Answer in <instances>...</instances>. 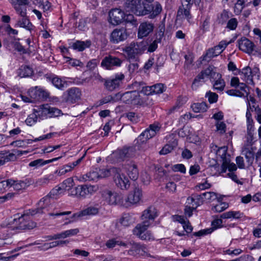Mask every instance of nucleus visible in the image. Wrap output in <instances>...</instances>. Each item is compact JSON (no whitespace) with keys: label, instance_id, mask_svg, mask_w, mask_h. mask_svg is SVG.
<instances>
[{"label":"nucleus","instance_id":"1","mask_svg":"<svg viewBox=\"0 0 261 261\" xmlns=\"http://www.w3.org/2000/svg\"><path fill=\"white\" fill-rule=\"evenodd\" d=\"M147 48L146 42L133 41L122 48L129 58L134 59L137 55L142 54Z\"/></svg>","mask_w":261,"mask_h":261},{"label":"nucleus","instance_id":"2","mask_svg":"<svg viewBox=\"0 0 261 261\" xmlns=\"http://www.w3.org/2000/svg\"><path fill=\"white\" fill-rule=\"evenodd\" d=\"M112 175L113 176V181L116 186L122 190H127L130 186V182L128 177L122 172L120 169L113 167Z\"/></svg>","mask_w":261,"mask_h":261},{"label":"nucleus","instance_id":"3","mask_svg":"<svg viewBox=\"0 0 261 261\" xmlns=\"http://www.w3.org/2000/svg\"><path fill=\"white\" fill-rule=\"evenodd\" d=\"M34 112L37 113L39 118L58 117L62 114V111L57 108L50 107L48 104L39 106L34 109Z\"/></svg>","mask_w":261,"mask_h":261},{"label":"nucleus","instance_id":"4","mask_svg":"<svg viewBox=\"0 0 261 261\" xmlns=\"http://www.w3.org/2000/svg\"><path fill=\"white\" fill-rule=\"evenodd\" d=\"M124 78L123 73H117L113 76L104 79L102 80L104 87L107 90L112 92L120 87Z\"/></svg>","mask_w":261,"mask_h":261},{"label":"nucleus","instance_id":"5","mask_svg":"<svg viewBox=\"0 0 261 261\" xmlns=\"http://www.w3.org/2000/svg\"><path fill=\"white\" fill-rule=\"evenodd\" d=\"M103 200L110 205H123V195L115 191L106 190L102 192Z\"/></svg>","mask_w":261,"mask_h":261},{"label":"nucleus","instance_id":"6","mask_svg":"<svg viewBox=\"0 0 261 261\" xmlns=\"http://www.w3.org/2000/svg\"><path fill=\"white\" fill-rule=\"evenodd\" d=\"M216 71V69L213 66H209L207 68L202 70L199 74L195 79L192 85L193 89H196L200 80L210 79L211 80L215 79V77L219 74Z\"/></svg>","mask_w":261,"mask_h":261},{"label":"nucleus","instance_id":"7","mask_svg":"<svg viewBox=\"0 0 261 261\" xmlns=\"http://www.w3.org/2000/svg\"><path fill=\"white\" fill-rule=\"evenodd\" d=\"M162 10V6L157 2L153 4L144 3L141 11V16L148 15L149 18H154L161 12Z\"/></svg>","mask_w":261,"mask_h":261},{"label":"nucleus","instance_id":"8","mask_svg":"<svg viewBox=\"0 0 261 261\" xmlns=\"http://www.w3.org/2000/svg\"><path fill=\"white\" fill-rule=\"evenodd\" d=\"M28 95L34 101H44L49 97V92L42 87L36 86L30 88L28 91Z\"/></svg>","mask_w":261,"mask_h":261},{"label":"nucleus","instance_id":"9","mask_svg":"<svg viewBox=\"0 0 261 261\" xmlns=\"http://www.w3.org/2000/svg\"><path fill=\"white\" fill-rule=\"evenodd\" d=\"M125 17L124 12L119 8H113L109 12V22L113 25H117L122 23Z\"/></svg>","mask_w":261,"mask_h":261},{"label":"nucleus","instance_id":"10","mask_svg":"<svg viewBox=\"0 0 261 261\" xmlns=\"http://www.w3.org/2000/svg\"><path fill=\"white\" fill-rule=\"evenodd\" d=\"M161 127V125L158 122L150 124L149 127L138 137V140L142 142H146L147 140L154 137L160 130Z\"/></svg>","mask_w":261,"mask_h":261},{"label":"nucleus","instance_id":"11","mask_svg":"<svg viewBox=\"0 0 261 261\" xmlns=\"http://www.w3.org/2000/svg\"><path fill=\"white\" fill-rule=\"evenodd\" d=\"M240 75L241 79L245 83L254 85L253 77L256 75L257 77L259 76V69L258 68H254L252 70L250 67L247 66L242 69L240 72Z\"/></svg>","mask_w":261,"mask_h":261},{"label":"nucleus","instance_id":"12","mask_svg":"<svg viewBox=\"0 0 261 261\" xmlns=\"http://www.w3.org/2000/svg\"><path fill=\"white\" fill-rule=\"evenodd\" d=\"M144 4L141 0H126L124 9L127 12H133L137 16H141Z\"/></svg>","mask_w":261,"mask_h":261},{"label":"nucleus","instance_id":"13","mask_svg":"<svg viewBox=\"0 0 261 261\" xmlns=\"http://www.w3.org/2000/svg\"><path fill=\"white\" fill-rule=\"evenodd\" d=\"M128 35L126 28L123 27L116 28L111 33L110 40L112 43L117 44L126 40Z\"/></svg>","mask_w":261,"mask_h":261},{"label":"nucleus","instance_id":"14","mask_svg":"<svg viewBox=\"0 0 261 261\" xmlns=\"http://www.w3.org/2000/svg\"><path fill=\"white\" fill-rule=\"evenodd\" d=\"M122 61L116 57L109 55L105 57L101 62V66L107 70H112L121 66Z\"/></svg>","mask_w":261,"mask_h":261},{"label":"nucleus","instance_id":"15","mask_svg":"<svg viewBox=\"0 0 261 261\" xmlns=\"http://www.w3.org/2000/svg\"><path fill=\"white\" fill-rule=\"evenodd\" d=\"M134 155V149L132 147L117 149L111 154V158L115 162H120L132 157Z\"/></svg>","mask_w":261,"mask_h":261},{"label":"nucleus","instance_id":"16","mask_svg":"<svg viewBox=\"0 0 261 261\" xmlns=\"http://www.w3.org/2000/svg\"><path fill=\"white\" fill-rule=\"evenodd\" d=\"M158 216V212L156 208L153 206H150L143 211L141 219L142 222H146L151 225Z\"/></svg>","mask_w":261,"mask_h":261},{"label":"nucleus","instance_id":"17","mask_svg":"<svg viewBox=\"0 0 261 261\" xmlns=\"http://www.w3.org/2000/svg\"><path fill=\"white\" fill-rule=\"evenodd\" d=\"M142 189L139 187H135L128 194L125 201L127 205L137 204L142 200Z\"/></svg>","mask_w":261,"mask_h":261},{"label":"nucleus","instance_id":"18","mask_svg":"<svg viewBox=\"0 0 261 261\" xmlns=\"http://www.w3.org/2000/svg\"><path fill=\"white\" fill-rule=\"evenodd\" d=\"M230 42V41L227 42L225 40L220 41L218 45L209 49L207 51L205 57L211 58L218 56L225 49Z\"/></svg>","mask_w":261,"mask_h":261},{"label":"nucleus","instance_id":"19","mask_svg":"<svg viewBox=\"0 0 261 261\" xmlns=\"http://www.w3.org/2000/svg\"><path fill=\"white\" fill-rule=\"evenodd\" d=\"M66 101L74 103L79 100L82 96V92L79 88L72 87L67 91Z\"/></svg>","mask_w":261,"mask_h":261},{"label":"nucleus","instance_id":"20","mask_svg":"<svg viewBox=\"0 0 261 261\" xmlns=\"http://www.w3.org/2000/svg\"><path fill=\"white\" fill-rule=\"evenodd\" d=\"M153 29L154 25L152 23L147 21L141 23L140 24L138 29V38H142L144 37L147 36L151 32L153 31Z\"/></svg>","mask_w":261,"mask_h":261},{"label":"nucleus","instance_id":"21","mask_svg":"<svg viewBox=\"0 0 261 261\" xmlns=\"http://www.w3.org/2000/svg\"><path fill=\"white\" fill-rule=\"evenodd\" d=\"M139 94L136 91L123 93L122 102L127 104L136 105L139 102Z\"/></svg>","mask_w":261,"mask_h":261},{"label":"nucleus","instance_id":"22","mask_svg":"<svg viewBox=\"0 0 261 261\" xmlns=\"http://www.w3.org/2000/svg\"><path fill=\"white\" fill-rule=\"evenodd\" d=\"M238 45L240 50L249 54L252 53L254 47L253 43L245 37L238 40Z\"/></svg>","mask_w":261,"mask_h":261},{"label":"nucleus","instance_id":"23","mask_svg":"<svg viewBox=\"0 0 261 261\" xmlns=\"http://www.w3.org/2000/svg\"><path fill=\"white\" fill-rule=\"evenodd\" d=\"M223 218H221L220 217V218H215L212 222V228L210 229H203L200 230L198 232H196L194 233V235L196 236H202L204 234L211 233L213 230L219 228H221L223 226L222 225V219Z\"/></svg>","mask_w":261,"mask_h":261},{"label":"nucleus","instance_id":"24","mask_svg":"<svg viewBox=\"0 0 261 261\" xmlns=\"http://www.w3.org/2000/svg\"><path fill=\"white\" fill-rule=\"evenodd\" d=\"M124 169L128 175L133 180H136L139 176V172L136 165L133 162H130L124 166Z\"/></svg>","mask_w":261,"mask_h":261},{"label":"nucleus","instance_id":"25","mask_svg":"<svg viewBox=\"0 0 261 261\" xmlns=\"http://www.w3.org/2000/svg\"><path fill=\"white\" fill-rule=\"evenodd\" d=\"M219 152L221 151L222 152V154L221 155L222 161V164L221 166V172L225 173L227 170V166L230 163V156L229 154L227 153V149L226 147H222L219 150Z\"/></svg>","mask_w":261,"mask_h":261},{"label":"nucleus","instance_id":"26","mask_svg":"<svg viewBox=\"0 0 261 261\" xmlns=\"http://www.w3.org/2000/svg\"><path fill=\"white\" fill-rule=\"evenodd\" d=\"M62 157V155H61L58 158H53L50 160H43V159H39L36 160H34L32 162H31L29 166L31 167H34V168H37L43 166L47 164L52 163L53 162L56 161L59 159H61Z\"/></svg>","mask_w":261,"mask_h":261},{"label":"nucleus","instance_id":"27","mask_svg":"<svg viewBox=\"0 0 261 261\" xmlns=\"http://www.w3.org/2000/svg\"><path fill=\"white\" fill-rule=\"evenodd\" d=\"M191 6L187 5L186 7L185 8L184 6L180 7L178 11L177 17L178 19H186L189 22H190V20L191 18V15L190 12Z\"/></svg>","mask_w":261,"mask_h":261},{"label":"nucleus","instance_id":"28","mask_svg":"<svg viewBox=\"0 0 261 261\" xmlns=\"http://www.w3.org/2000/svg\"><path fill=\"white\" fill-rule=\"evenodd\" d=\"M150 225L148 223L143 222L138 224L133 229V233L139 238L147 230V229Z\"/></svg>","mask_w":261,"mask_h":261},{"label":"nucleus","instance_id":"29","mask_svg":"<svg viewBox=\"0 0 261 261\" xmlns=\"http://www.w3.org/2000/svg\"><path fill=\"white\" fill-rule=\"evenodd\" d=\"M242 154L245 156L248 166H251L255 158L253 148H244L242 150Z\"/></svg>","mask_w":261,"mask_h":261},{"label":"nucleus","instance_id":"30","mask_svg":"<svg viewBox=\"0 0 261 261\" xmlns=\"http://www.w3.org/2000/svg\"><path fill=\"white\" fill-rule=\"evenodd\" d=\"M15 27L23 28L27 30L31 31L33 25L30 22L27 16H22V18L18 20L15 25Z\"/></svg>","mask_w":261,"mask_h":261},{"label":"nucleus","instance_id":"31","mask_svg":"<svg viewBox=\"0 0 261 261\" xmlns=\"http://www.w3.org/2000/svg\"><path fill=\"white\" fill-rule=\"evenodd\" d=\"M90 45L91 41L89 40L86 41H76L72 43L71 47L74 50L82 51L86 48L89 47Z\"/></svg>","mask_w":261,"mask_h":261},{"label":"nucleus","instance_id":"32","mask_svg":"<svg viewBox=\"0 0 261 261\" xmlns=\"http://www.w3.org/2000/svg\"><path fill=\"white\" fill-rule=\"evenodd\" d=\"M213 87L215 90L222 91L225 87V82L223 79H222L221 75L219 73L214 79Z\"/></svg>","mask_w":261,"mask_h":261},{"label":"nucleus","instance_id":"33","mask_svg":"<svg viewBox=\"0 0 261 261\" xmlns=\"http://www.w3.org/2000/svg\"><path fill=\"white\" fill-rule=\"evenodd\" d=\"M50 199V197L48 195L42 198L38 202V208L37 212L40 213V211L43 212V210L45 209H47V211H48L47 207L51 204Z\"/></svg>","mask_w":261,"mask_h":261},{"label":"nucleus","instance_id":"34","mask_svg":"<svg viewBox=\"0 0 261 261\" xmlns=\"http://www.w3.org/2000/svg\"><path fill=\"white\" fill-rule=\"evenodd\" d=\"M243 217V213L240 211H228L223 213L220 217L223 219H237Z\"/></svg>","mask_w":261,"mask_h":261},{"label":"nucleus","instance_id":"35","mask_svg":"<svg viewBox=\"0 0 261 261\" xmlns=\"http://www.w3.org/2000/svg\"><path fill=\"white\" fill-rule=\"evenodd\" d=\"M33 73L32 69L29 66H21L18 71V74L21 77H25L32 75Z\"/></svg>","mask_w":261,"mask_h":261},{"label":"nucleus","instance_id":"36","mask_svg":"<svg viewBox=\"0 0 261 261\" xmlns=\"http://www.w3.org/2000/svg\"><path fill=\"white\" fill-rule=\"evenodd\" d=\"M99 174L98 172V168L90 171L82 177V180H95L99 179Z\"/></svg>","mask_w":261,"mask_h":261},{"label":"nucleus","instance_id":"37","mask_svg":"<svg viewBox=\"0 0 261 261\" xmlns=\"http://www.w3.org/2000/svg\"><path fill=\"white\" fill-rule=\"evenodd\" d=\"M191 108L195 113H203L207 111L208 106L205 102L195 103L191 106Z\"/></svg>","mask_w":261,"mask_h":261},{"label":"nucleus","instance_id":"38","mask_svg":"<svg viewBox=\"0 0 261 261\" xmlns=\"http://www.w3.org/2000/svg\"><path fill=\"white\" fill-rule=\"evenodd\" d=\"M51 82L55 87L59 89H62L67 86L66 82L58 76L53 77Z\"/></svg>","mask_w":261,"mask_h":261},{"label":"nucleus","instance_id":"39","mask_svg":"<svg viewBox=\"0 0 261 261\" xmlns=\"http://www.w3.org/2000/svg\"><path fill=\"white\" fill-rule=\"evenodd\" d=\"M13 183L11 184V188L16 191L25 189L28 186L27 182L25 181L13 180Z\"/></svg>","mask_w":261,"mask_h":261},{"label":"nucleus","instance_id":"40","mask_svg":"<svg viewBox=\"0 0 261 261\" xmlns=\"http://www.w3.org/2000/svg\"><path fill=\"white\" fill-rule=\"evenodd\" d=\"M38 117L37 113L33 111V113L28 116L25 122L28 125L32 126L37 122Z\"/></svg>","mask_w":261,"mask_h":261},{"label":"nucleus","instance_id":"41","mask_svg":"<svg viewBox=\"0 0 261 261\" xmlns=\"http://www.w3.org/2000/svg\"><path fill=\"white\" fill-rule=\"evenodd\" d=\"M84 216H93L97 215L99 212V209L96 206H90L83 211Z\"/></svg>","mask_w":261,"mask_h":261},{"label":"nucleus","instance_id":"42","mask_svg":"<svg viewBox=\"0 0 261 261\" xmlns=\"http://www.w3.org/2000/svg\"><path fill=\"white\" fill-rule=\"evenodd\" d=\"M75 195L81 197H86L88 195L87 185L79 186L75 188Z\"/></svg>","mask_w":261,"mask_h":261},{"label":"nucleus","instance_id":"43","mask_svg":"<svg viewBox=\"0 0 261 261\" xmlns=\"http://www.w3.org/2000/svg\"><path fill=\"white\" fill-rule=\"evenodd\" d=\"M186 102V98L178 97L175 105L169 110V113H171L178 110Z\"/></svg>","mask_w":261,"mask_h":261},{"label":"nucleus","instance_id":"44","mask_svg":"<svg viewBox=\"0 0 261 261\" xmlns=\"http://www.w3.org/2000/svg\"><path fill=\"white\" fill-rule=\"evenodd\" d=\"M250 111H255L256 113H259L260 112V108L258 107H255V106H252L250 103H248L247 105V111L246 113V117L247 120L250 119H252V115L250 113Z\"/></svg>","mask_w":261,"mask_h":261},{"label":"nucleus","instance_id":"45","mask_svg":"<svg viewBox=\"0 0 261 261\" xmlns=\"http://www.w3.org/2000/svg\"><path fill=\"white\" fill-rule=\"evenodd\" d=\"M73 180L71 178H68L65 180L60 186L63 191L69 190L73 186Z\"/></svg>","mask_w":261,"mask_h":261},{"label":"nucleus","instance_id":"46","mask_svg":"<svg viewBox=\"0 0 261 261\" xmlns=\"http://www.w3.org/2000/svg\"><path fill=\"white\" fill-rule=\"evenodd\" d=\"M63 192L64 191L62 190L60 186H56L51 190L48 196L50 198L56 199L60 195L63 194Z\"/></svg>","mask_w":261,"mask_h":261},{"label":"nucleus","instance_id":"47","mask_svg":"<svg viewBox=\"0 0 261 261\" xmlns=\"http://www.w3.org/2000/svg\"><path fill=\"white\" fill-rule=\"evenodd\" d=\"M13 183V179H9L0 182V192H4L7 189L11 188V184Z\"/></svg>","mask_w":261,"mask_h":261},{"label":"nucleus","instance_id":"48","mask_svg":"<svg viewBox=\"0 0 261 261\" xmlns=\"http://www.w3.org/2000/svg\"><path fill=\"white\" fill-rule=\"evenodd\" d=\"M215 126L216 127V132L222 135L225 133L226 125L224 122L221 121H216Z\"/></svg>","mask_w":261,"mask_h":261},{"label":"nucleus","instance_id":"49","mask_svg":"<svg viewBox=\"0 0 261 261\" xmlns=\"http://www.w3.org/2000/svg\"><path fill=\"white\" fill-rule=\"evenodd\" d=\"M245 2V0H238L237 3L235 4L234 6V13L236 15H239L241 13L243 9L244 8V5Z\"/></svg>","mask_w":261,"mask_h":261},{"label":"nucleus","instance_id":"50","mask_svg":"<svg viewBox=\"0 0 261 261\" xmlns=\"http://www.w3.org/2000/svg\"><path fill=\"white\" fill-rule=\"evenodd\" d=\"M130 247L131 248V251H135L136 253H141V251H145L144 250L146 248L143 246L140 245V244L136 243H129Z\"/></svg>","mask_w":261,"mask_h":261},{"label":"nucleus","instance_id":"51","mask_svg":"<svg viewBox=\"0 0 261 261\" xmlns=\"http://www.w3.org/2000/svg\"><path fill=\"white\" fill-rule=\"evenodd\" d=\"M98 174L99 175V178H105L106 177H108L111 175H112V168H111L110 169L98 168Z\"/></svg>","mask_w":261,"mask_h":261},{"label":"nucleus","instance_id":"52","mask_svg":"<svg viewBox=\"0 0 261 261\" xmlns=\"http://www.w3.org/2000/svg\"><path fill=\"white\" fill-rule=\"evenodd\" d=\"M32 143V140H16L15 141H13L11 143V145L18 147H24L26 146L27 144H30Z\"/></svg>","mask_w":261,"mask_h":261},{"label":"nucleus","instance_id":"53","mask_svg":"<svg viewBox=\"0 0 261 261\" xmlns=\"http://www.w3.org/2000/svg\"><path fill=\"white\" fill-rule=\"evenodd\" d=\"M228 207V203L226 202H222L213 206L212 207V210L214 212L220 213L225 210Z\"/></svg>","mask_w":261,"mask_h":261},{"label":"nucleus","instance_id":"54","mask_svg":"<svg viewBox=\"0 0 261 261\" xmlns=\"http://www.w3.org/2000/svg\"><path fill=\"white\" fill-rule=\"evenodd\" d=\"M152 88V92L153 94H160L163 93L166 89V87L163 84H156L151 86Z\"/></svg>","mask_w":261,"mask_h":261},{"label":"nucleus","instance_id":"55","mask_svg":"<svg viewBox=\"0 0 261 261\" xmlns=\"http://www.w3.org/2000/svg\"><path fill=\"white\" fill-rule=\"evenodd\" d=\"M65 58L67 59L66 62L73 67L79 66L82 67L84 66V64L79 60L67 57H65Z\"/></svg>","mask_w":261,"mask_h":261},{"label":"nucleus","instance_id":"56","mask_svg":"<svg viewBox=\"0 0 261 261\" xmlns=\"http://www.w3.org/2000/svg\"><path fill=\"white\" fill-rule=\"evenodd\" d=\"M132 223L130 217L128 215H124L119 220V224L121 226L127 227Z\"/></svg>","mask_w":261,"mask_h":261},{"label":"nucleus","instance_id":"57","mask_svg":"<svg viewBox=\"0 0 261 261\" xmlns=\"http://www.w3.org/2000/svg\"><path fill=\"white\" fill-rule=\"evenodd\" d=\"M186 204L194 209H196L200 205L199 202L196 201L193 196L189 197L187 198Z\"/></svg>","mask_w":261,"mask_h":261},{"label":"nucleus","instance_id":"58","mask_svg":"<svg viewBox=\"0 0 261 261\" xmlns=\"http://www.w3.org/2000/svg\"><path fill=\"white\" fill-rule=\"evenodd\" d=\"M5 160L6 162L14 161L16 160V153H11L8 152H2Z\"/></svg>","mask_w":261,"mask_h":261},{"label":"nucleus","instance_id":"59","mask_svg":"<svg viewBox=\"0 0 261 261\" xmlns=\"http://www.w3.org/2000/svg\"><path fill=\"white\" fill-rule=\"evenodd\" d=\"M205 97L207 98L210 103H213L217 101L218 96L216 93L209 91L206 93Z\"/></svg>","mask_w":261,"mask_h":261},{"label":"nucleus","instance_id":"60","mask_svg":"<svg viewBox=\"0 0 261 261\" xmlns=\"http://www.w3.org/2000/svg\"><path fill=\"white\" fill-rule=\"evenodd\" d=\"M53 179L54 175L49 174L39 179L36 182L39 185H43L48 184L50 180H53Z\"/></svg>","mask_w":261,"mask_h":261},{"label":"nucleus","instance_id":"61","mask_svg":"<svg viewBox=\"0 0 261 261\" xmlns=\"http://www.w3.org/2000/svg\"><path fill=\"white\" fill-rule=\"evenodd\" d=\"M142 240L152 241L155 240L154 237L152 232L149 230L146 231L139 238Z\"/></svg>","mask_w":261,"mask_h":261},{"label":"nucleus","instance_id":"62","mask_svg":"<svg viewBox=\"0 0 261 261\" xmlns=\"http://www.w3.org/2000/svg\"><path fill=\"white\" fill-rule=\"evenodd\" d=\"M17 13L20 16H27V8L22 6H17L16 4L12 5Z\"/></svg>","mask_w":261,"mask_h":261},{"label":"nucleus","instance_id":"63","mask_svg":"<svg viewBox=\"0 0 261 261\" xmlns=\"http://www.w3.org/2000/svg\"><path fill=\"white\" fill-rule=\"evenodd\" d=\"M185 68L189 69L193 62V56L191 53H189L187 55L185 56Z\"/></svg>","mask_w":261,"mask_h":261},{"label":"nucleus","instance_id":"64","mask_svg":"<svg viewBox=\"0 0 261 261\" xmlns=\"http://www.w3.org/2000/svg\"><path fill=\"white\" fill-rule=\"evenodd\" d=\"M128 119L134 123H136L139 121V117L137 114L134 112H128L126 114Z\"/></svg>","mask_w":261,"mask_h":261}]
</instances>
